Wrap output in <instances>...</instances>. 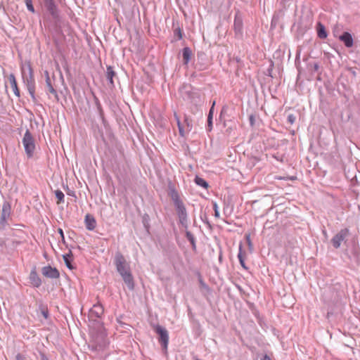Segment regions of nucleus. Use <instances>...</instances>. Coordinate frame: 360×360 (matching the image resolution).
Here are the masks:
<instances>
[{"mask_svg": "<svg viewBox=\"0 0 360 360\" xmlns=\"http://www.w3.org/2000/svg\"><path fill=\"white\" fill-rule=\"evenodd\" d=\"M44 12V21L53 20L58 21L60 18V10L56 0H39Z\"/></svg>", "mask_w": 360, "mask_h": 360, "instance_id": "7ed1b4c3", "label": "nucleus"}, {"mask_svg": "<svg viewBox=\"0 0 360 360\" xmlns=\"http://www.w3.org/2000/svg\"><path fill=\"white\" fill-rule=\"evenodd\" d=\"M194 181L198 186H201L204 188H207L209 186L208 183L205 179L198 176H195Z\"/></svg>", "mask_w": 360, "mask_h": 360, "instance_id": "4be33fe9", "label": "nucleus"}, {"mask_svg": "<svg viewBox=\"0 0 360 360\" xmlns=\"http://www.w3.org/2000/svg\"><path fill=\"white\" fill-rule=\"evenodd\" d=\"M214 105H215V101L213 102L211 108L210 109L207 117H210L211 118L213 117L214 106Z\"/></svg>", "mask_w": 360, "mask_h": 360, "instance_id": "f704fd0d", "label": "nucleus"}, {"mask_svg": "<svg viewBox=\"0 0 360 360\" xmlns=\"http://www.w3.org/2000/svg\"><path fill=\"white\" fill-rule=\"evenodd\" d=\"M8 80H9V82L11 83V86L13 90L14 94L16 96L20 97V90L18 89V84H17V82H16V79H15V75L13 73L9 75Z\"/></svg>", "mask_w": 360, "mask_h": 360, "instance_id": "f3484780", "label": "nucleus"}, {"mask_svg": "<svg viewBox=\"0 0 360 360\" xmlns=\"http://www.w3.org/2000/svg\"><path fill=\"white\" fill-rule=\"evenodd\" d=\"M174 34L177 37V40H180L183 37V33L181 29L178 26L174 30Z\"/></svg>", "mask_w": 360, "mask_h": 360, "instance_id": "c85d7f7f", "label": "nucleus"}, {"mask_svg": "<svg viewBox=\"0 0 360 360\" xmlns=\"http://www.w3.org/2000/svg\"><path fill=\"white\" fill-rule=\"evenodd\" d=\"M55 195L58 200V202H57L58 204H60V203H62L64 202L65 195L60 190L56 191Z\"/></svg>", "mask_w": 360, "mask_h": 360, "instance_id": "b1692460", "label": "nucleus"}, {"mask_svg": "<svg viewBox=\"0 0 360 360\" xmlns=\"http://www.w3.org/2000/svg\"><path fill=\"white\" fill-rule=\"evenodd\" d=\"M116 76V72L114 71L112 67L107 66L105 77L107 80L109 82L111 87H114L113 77Z\"/></svg>", "mask_w": 360, "mask_h": 360, "instance_id": "dca6fc26", "label": "nucleus"}, {"mask_svg": "<svg viewBox=\"0 0 360 360\" xmlns=\"http://www.w3.org/2000/svg\"><path fill=\"white\" fill-rule=\"evenodd\" d=\"M207 224H208L209 226H210V223L208 221H206Z\"/></svg>", "mask_w": 360, "mask_h": 360, "instance_id": "c03bdc74", "label": "nucleus"}, {"mask_svg": "<svg viewBox=\"0 0 360 360\" xmlns=\"http://www.w3.org/2000/svg\"><path fill=\"white\" fill-rule=\"evenodd\" d=\"M199 283H200V288L202 289L206 290L207 292L210 291V288H209V286L201 278H200Z\"/></svg>", "mask_w": 360, "mask_h": 360, "instance_id": "7c9ffc66", "label": "nucleus"}, {"mask_svg": "<svg viewBox=\"0 0 360 360\" xmlns=\"http://www.w3.org/2000/svg\"><path fill=\"white\" fill-rule=\"evenodd\" d=\"M308 69L311 72H317L319 70V65L318 63H309L308 64Z\"/></svg>", "mask_w": 360, "mask_h": 360, "instance_id": "a878e982", "label": "nucleus"}, {"mask_svg": "<svg viewBox=\"0 0 360 360\" xmlns=\"http://www.w3.org/2000/svg\"><path fill=\"white\" fill-rule=\"evenodd\" d=\"M25 153L28 158H31L34 155L35 150L34 139L29 129H27L22 140Z\"/></svg>", "mask_w": 360, "mask_h": 360, "instance_id": "39448f33", "label": "nucleus"}, {"mask_svg": "<svg viewBox=\"0 0 360 360\" xmlns=\"http://www.w3.org/2000/svg\"><path fill=\"white\" fill-rule=\"evenodd\" d=\"M254 122H255V117L253 115H250V123L251 125H253L254 124Z\"/></svg>", "mask_w": 360, "mask_h": 360, "instance_id": "ea45409f", "label": "nucleus"}, {"mask_svg": "<svg viewBox=\"0 0 360 360\" xmlns=\"http://www.w3.org/2000/svg\"><path fill=\"white\" fill-rule=\"evenodd\" d=\"M39 309H40V311H41V313L42 316L45 319H48V317H49L48 309L46 307L43 306V305H40L39 306Z\"/></svg>", "mask_w": 360, "mask_h": 360, "instance_id": "c756f323", "label": "nucleus"}, {"mask_svg": "<svg viewBox=\"0 0 360 360\" xmlns=\"http://www.w3.org/2000/svg\"><path fill=\"white\" fill-rule=\"evenodd\" d=\"M155 331L159 335L158 341L161 345L162 352L167 354L169 344V333L167 329L160 325L156 326Z\"/></svg>", "mask_w": 360, "mask_h": 360, "instance_id": "423d86ee", "label": "nucleus"}, {"mask_svg": "<svg viewBox=\"0 0 360 360\" xmlns=\"http://www.w3.org/2000/svg\"><path fill=\"white\" fill-rule=\"evenodd\" d=\"M239 262H240V264L241 266H242L243 269H248V267H247V266H246V264H245V259H240V261Z\"/></svg>", "mask_w": 360, "mask_h": 360, "instance_id": "4c0bfd02", "label": "nucleus"}, {"mask_svg": "<svg viewBox=\"0 0 360 360\" xmlns=\"http://www.w3.org/2000/svg\"><path fill=\"white\" fill-rule=\"evenodd\" d=\"M46 86H47V90H46L47 93L49 92L50 94H53L54 98L57 101H59L58 93H57L56 90L52 86L49 73L47 72H46Z\"/></svg>", "mask_w": 360, "mask_h": 360, "instance_id": "4468645a", "label": "nucleus"}, {"mask_svg": "<svg viewBox=\"0 0 360 360\" xmlns=\"http://www.w3.org/2000/svg\"><path fill=\"white\" fill-rule=\"evenodd\" d=\"M317 36L322 39H326L328 37L327 31L326 30L325 26L319 22L316 25Z\"/></svg>", "mask_w": 360, "mask_h": 360, "instance_id": "6ab92c4d", "label": "nucleus"}, {"mask_svg": "<svg viewBox=\"0 0 360 360\" xmlns=\"http://www.w3.org/2000/svg\"><path fill=\"white\" fill-rule=\"evenodd\" d=\"M84 223L86 229L89 231H93L96 226V221L95 217L90 214H87L85 216Z\"/></svg>", "mask_w": 360, "mask_h": 360, "instance_id": "ddd939ff", "label": "nucleus"}, {"mask_svg": "<svg viewBox=\"0 0 360 360\" xmlns=\"http://www.w3.org/2000/svg\"><path fill=\"white\" fill-rule=\"evenodd\" d=\"M192 51L189 47H184L182 49V57H183V63L184 65H188L189 63L191 56H192Z\"/></svg>", "mask_w": 360, "mask_h": 360, "instance_id": "a211bd4d", "label": "nucleus"}, {"mask_svg": "<svg viewBox=\"0 0 360 360\" xmlns=\"http://www.w3.org/2000/svg\"><path fill=\"white\" fill-rule=\"evenodd\" d=\"M238 259L239 262L240 261V259H244V257H243V253H242V247H241V245H240V247H239V252L238 254Z\"/></svg>", "mask_w": 360, "mask_h": 360, "instance_id": "c9c22d12", "label": "nucleus"}, {"mask_svg": "<svg viewBox=\"0 0 360 360\" xmlns=\"http://www.w3.org/2000/svg\"><path fill=\"white\" fill-rule=\"evenodd\" d=\"M212 129V118L207 117V130L211 131Z\"/></svg>", "mask_w": 360, "mask_h": 360, "instance_id": "72a5a7b5", "label": "nucleus"}, {"mask_svg": "<svg viewBox=\"0 0 360 360\" xmlns=\"http://www.w3.org/2000/svg\"><path fill=\"white\" fill-rule=\"evenodd\" d=\"M63 260L65 262V264L66 266L69 269H73L75 267L72 264V252L70 251L68 254H65L63 255Z\"/></svg>", "mask_w": 360, "mask_h": 360, "instance_id": "aec40b11", "label": "nucleus"}, {"mask_svg": "<svg viewBox=\"0 0 360 360\" xmlns=\"http://www.w3.org/2000/svg\"><path fill=\"white\" fill-rule=\"evenodd\" d=\"M90 312L91 315L95 316L96 318H100L104 312V309L101 304H96L91 309Z\"/></svg>", "mask_w": 360, "mask_h": 360, "instance_id": "2eb2a0df", "label": "nucleus"}, {"mask_svg": "<svg viewBox=\"0 0 360 360\" xmlns=\"http://www.w3.org/2000/svg\"><path fill=\"white\" fill-rule=\"evenodd\" d=\"M16 359H17L18 360L21 359V358H20V355H18V356H16Z\"/></svg>", "mask_w": 360, "mask_h": 360, "instance_id": "37998d69", "label": "nucleus"}, {"mask_svg": "<svg viewBox=\"0 0 360 360\" xmlns=\"http://www.w3.org/2000/svg\"><path fill=\"white\" fill-rule=\"evenodd\" d=\"M349 231L348 229H343L333 237L331 239V243L335 249H338L340 247L342 242L344 241L349 235Z\"/></svg>", "mask_w": 360, "mask_h": 360, "instance_id": "1a4fd4ad", "label": "nucleus"}, {"mask_svg": "<svg viewBox=\"0 0 360 360\" xmlns=\"http://www.w3.org/2000/svg\"><path fill=\"white\" fill-rule=\"evenodd\" d=\"M169 196L174 205L179 224L186 229L188 227V218L186 206L174 186L169 187Z\"/></svg>", "mask_w": 360, "mask_h": 360, "instance_id": "f03ea898", "label": "nucleus"}, {"mask_svg": "<svg viewBox=\"0 0 360 360\" xmlns=\"http://www.w3.org/2000/svg\"><path fill=\"white\" fill-rule=\"evenodd\" d=\"M41 274L44 276L51 279H56L60 277L59 271L56 267H52L50 265L42 267Z\"/></svg>", "mask_w": 360, "mask_h": 360, "instance_id": "9d476101", "label": "nucleus"}, {"mask_svg": "<svg viewBox=\"0 0 360 360\" xmlns=\"http://www.w3.org/2000/svg\"><path fill=\"white\" fill-rule=\"evenodd\" d=\"M96 105H97V110H98V114H99V117L102 121V123L103 124V125L105 127L106 126V124H107V121L104 117V112H103V110L102 109V107H101V105L99 102H98L96 103Z\"/></svg>", "mask_w": 360, "mask_h": 360, "instance_id": "5701e85b", "label": "nucleus"}, {"mask_svg": "<svg viewBox=\"0 0 360 360\" xmlns=\"http://www.w3.org/2000/svg\"><path fill=\"white\" fill-rule=\"evenodd\" d=\"M186 237L188 240L192 244L193 248H195V240L193 235L188 231H186Z\"/></svg>", "mask_w": 360, "mask_h": 360, "instance_id": "393cba45", "label": "nucleus"}, {"mask_svg": "<svg viewBox=\"0 0 360 360\" xmlns=\"http://www.w3.org/2000/svg\"><path fill=\"white\" fill-rule=\"evenodd\" d=\"M22 77L24 83L25 84L27 91L34 101L35 98V81L34 78L33 70L30 63L23 65L21 67Z\"/></svg>", "mask_w": 360, "mask_h": 360, "instance_id": "20e7f679", "label": "nucleus"}, {"mask_svg": "<svg viewBox=\"0 0 360 360\" xmlns=\"http://www.w3.org/2000/svg\"><path fill=\"white\" fill-rule=\"evenodd\" d=\"M339 39L342 41L345 46L347 48H350L354 44L352 36L350 33L345 32L339 37Z\"/></svg>", "mask_w": 360, "mask_h": 360, "instance_id": "f8f14e48", "label": "nucleus"}, {"mask_svg": "<svg viewBox=\"0 0 360 360\" xmlns=\"http://www.w3.org/2000/svg\"><path fill=\"white\" fill-rule=\"evenodd\" d=\"M195 360H201V359H196Z\"/></svg>", "mask_w": 360, "mask_h": 360, "instance_id": "a18cd8bd", "label": "nucleus"}, {"mask_svg": "<svg viewBox=\"0 0 360 360\" xmlns=\"http://www.w3.org/2000/svg\"><path fill=\"white\" fill-rule=\"evenodd\" d=\"M182 124L184 126H186L185 127L186 128L187 131H190L191 130V129H192L191 120L187 116H185L184 123H182Z\"/></svg>", "mask_w": 360, "mask_h": 360, "instance_id": "bb28decb", "label": "nucleus"}, {"mask_svg": "<svg viewBox=\"0 0 360 360\" xmlns=\"http://www.w3.org/2000/svg\"><path fill=\"white\" fill-rule=\"evenodd\" d=\"M26 7L29 11L34 13L35 12L34 7L32 0H24Z\"/></svg>", "mask_w": 360, "mask_h": 360, "instance_id": "cd10ccee", "label": "nucleus"}, {"mask_svg": "<svg viewBox=\"0 0 360 360\" xmlns=\"http://www.w3.org/2000/svg\"><path fill=\"white\" fill-rule=\"evenodd\" d=\"M28 278L33 288H38L41 285L42 281L37 272L36 266L31 269Z\"/></svg>", "mask_w": 360, "mask_h": 360, "instance_id": "9b49d317", "label": "nucleus"}, {"mask_svg": "<svg viewBox=\"0 0 360 360\" xmlns=\"http://www.w3.org/2000/svg\"><path fill=\"white\" fill-rule=\"evenodd\" d=\"M247 239H248V241L249 244H250V236H247Z\"/></svg>", "mask_w": 360, "mask_h": 360, "instance_id": "79ce46f5", "label": "nucleus"}, {"mask_svg": "<svg viewBox=\"0 0 360 360\" xmlns=\"http://www.w3.org/2000/svg\"><path fill=\"white\" fill-rule=\"evenodd\" d=\"M213 210L214 211V217L217 218L219 217V212L217 203L216 202H213Z\"/></svg>", "mask_w": 360, "mask_h": 360, "instance_id": "473e14b6", "label": "nucleus"}, {"mask_svg": "<svg viewBox=\"0 0 360 360\" xmlns=\"http://www.w3.org/2000/svg\"><path fill=\"white\" fill-rule=\"evenodd\" d=\"M11 214V205L8 201H4L2 205V209L0 215V229H5L8 219Z\"/></svg>", "mask_w": 360, "mask_h": 360, "instance_id": "0eeeda50", "label": "nucleus"}, {"mask_svg": "<svg viewBox=\"0 0 360 360\" xmlns=\"http://www.w3.org/2000/svg\"><path fill=\"white\" fill-rule=\"evenodd\" d=\"M176 119L177 125L179 128V132L181 136L184 137L186 135V133L188 132L186 131V128L185 126L180 122L179 117L176 116V115H174Z\"/></svg>", "mask_w": 360, "mask_h": 360, "instance_id": "412c9836", "label": "nucleus"}, {"mask_svg": "<svg viewBox=\"0 0 360 360\" xmlns=\"http://www.w3.org/2000/svg\"><path fill=\"white\" fill-rule=\"evenodd\" d=\"M233 30L235 36L237 38H242L243 35V23L241 14L238 11L235 14L233 22Z\"/></svg>", "mask_w": 360, "mask_h": 360, "instance_id": "6e6552de", "label": "nucleus"}, {"mask_svg": "<svg viewBox=\"0 0 360 360\" xmlns=\"http://www.w3.org/2000/svg\"><path fill=\"white\" fill-rule=\"evenodd\" d=\"M40 360H49V358L44 354H40Z\"/></svg>", "mask_w": 360, "mask_h": 360, "instance_id": "58836bf2", "label": "nucleus"}, {"mask_svg": "<svg viewBox=\"0 0 360 360\" xmlns=\"http://www.w3.org/2000/svg\"><path fill=\"white\" fill-rule=\"evenodd\" d=\"M261 360H271V359L267 354H265Z\"/></svg>", "mask_w": 360, "mask_h": 360, "instance_id": "a19ab883", "label": "nucleus"}, {"mask_svg": "<svg viewBox=\"0 0 360 360\" xmlns=\"http://www.w3.org/2000/svg\"><path fill=\"white\" fill-rule=\"evenodd\" d=\"M58 233L60 234V237H61V239H62V241L63 242H65V236H64V233H63V231L62 229L59 228L58 229Z\"/></svg>", "mask_w": 360, "mask_h": 360, "instance_id": "e433bc0d", "label": "nucleus"}, {"mask_svg": "<svg viewBox=\"0 0 360 360\" xmlns=\"http://www.w3.org/2000/svg\"><path fill=\"white\" fill-rule=\"evenodd\" d=\"M296 120V117L293 114H289L287 117V121L289 124H292Z\"/></svg>", "mask_w": 360, "mask_h": 360, "instance_id": "2f4dec72", "label": "nucleus"}, {"mask_svg": "<svg viewBox=\"0 0 360 360\" xmlns=\"http://www.w3.org/2000/svg\"><path fill=\"white\" fill-rule=\"evenodd\" d=\"M113 264L117 272L122 278L124 283L129 290H134L135 283L132 275L130 263L126 259L124 256L120 252H117L113 259Z\"/></svg>", "mask_w": 360, "mask_h": 360, "instance_id": "f257e3e1", "label": "nucleus"}]
</instances>
